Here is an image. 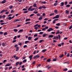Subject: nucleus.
<instances>
[{"label": "nucleus", "instance_id": "f257e3e1", "mask_svg": "<svg viewBox=\"0 0 72 72\" xmlns=\"http://www.w3.org/2000/svg\"><path fill=\"white\" fill-rule=\"evenodd\" d=\"M32 8V6H30L29 7V8H28V10H30V11L32 12V11H33V10H35V8Z\"/></svg>", "mask_w": 72, "mask_h": 72}, {"label": "nucleus", "instance_id": "f03ea898", "mask_svg": "<svg viewBox=\"0 0 72 72\" xmlns=\"http://www.w3.org/2000/svg\"><path fill=\"white\" fill-rule=\"evenodd\" d=\"M40 55H37L35 56L34 57V59H35V58H40Z\"/></svg>", "mask_w": 72, "mask_h": 72}, {"label": "nucleus", "instance_id": "7ed1b4c3", "mask_svg": "<svg viewBox=\"0 0 72 72\" xmlns=\"http://www.w3.org/2000/svg\"><path fill=\"white\" fill-rule=\"evenodd\" d=\"M51 31H53V29L52 28H50L49 29L47 30L48 32H50Z\"/></svg>", "mask_w": 72, "mask_h": 72}, {"label": "nucleus", "instance_id": "20e7f679", "mask_svg": "<svg viewBox=\"0 0 72 72\" xmlns=\"http://www.w3.org/2000/svg\"><path fill=\"white\" fill-rule=\"evenodd\" d=\"M32 39V37H29L28 38V40L29 41H30Z\"/></svg>", "mask_w": 72, "mask_h": 72}, {"label": "nucleus", "instance_id": "39448f33", "mask_svg": "<svg viewBox=\"0 0 72 72\" xmlns=\"http://www.w3.org/2000/svg\"><path fill=\"white\" fill-rule=\"evenodd\" d=\"M58 38H59V37H58V36H57L53 38V39H55V40H58Z\"/></svg>", "mask_w": 72, "mask_h": 72}, {"label": "nucleus", "instance_id": "423d86ee", "mask_svg": "<svg viewBox=\"0 0 72 72\" xmlns=\"http://www.w3.org/2000/svg\"><path fill=\"white\" fill-rule=\"evenodd\" d=\"M32 57H33V55H31L29 57V58H30V60H31V59H32Z\"/></svg>", "mask_w": 72, "mask_h": 72}, {"label": "nucleus", "instance_id": "0eeeda50", "mask_svg": "<svg viewBox=\"0 0 72 72\" xmlns=\"http://www.w3.org/2000/svg\"><path fill=\"white\" fill-rule=\"evenodd\" d=\"M48 34H44L43 35V37H45V36H48Z\"/></svg>", "mask_w": 72, "mask_h": 72}, {"label": "nucleus", "instance_id": "6e6552de", "mask_svg": "<svg viewBox=\"0 0 72 72\" xmlns=\"http://www.w3.org/2000/svg\"><path fill=\"white\" fill-rule=\"evenodd\" d=\"M11 65V64L8 63L5 66V67H7L8 66H10Z\"/></svg>", "mask_w": 72, "mask_h": 72}, {"label": "nucleus", "instance_id": "1a4fd4ad", "mask_svg": "<svg viewBox=\"0 0 72 72\" xmlns=\"http://www.w3.org/2000/svg\"><path fill=\"white\" fill-rule=\"evenodd\" d=\"M23 31V29H21L18 32V33H19L20 32H22V31Z\"/></svg>", "mask_w": 72, "mask_h": 72}, {"label": "nucleus", "instance_id": "9d476101", "mask_svg": "<svg viewBox=\"0 0 72 72\" xmlns=\"http://www.w3.org/2000/svg\"><path fill=\"white\" fill-rule=\"evenodd\" d=\"M69 11H68L67 10H66V14H68L69 13Z\"/></svg>", "mask_w": 72, "mask_h": 72}, {"label": "nucleus", "instance_id": "9b49d317", "mask_svg": "<svg viewBox=\"0 0 72 72\" xmlns=\"http://www.w3.org/2000/svg\"><path fill=\"white\" fill-rule=\"evenodd\" d=\"M64 5V3L62 2L60 4V6H63Z\"/></svg>", "mask_w": 72, "mask_h": 72}, {"label": "nucleus", "instance_id": "f8f14e48", "mask_svg": "<svg viewBox=\"0 0 72 72\" xmlns=\"http://www.w3.org/2000/svg\"><path fill=\"white\" fill-rule=\"evenodd\" d=\"M20 20L17 19V20H15L14 21V22H18V21H19Z\"/></svg>", "mask_w": 72, "mask_h": 72}, {"label": "nucleus", "instance_id": "ddd939ff", "mask_svg": "<svg viewBox=\"0 0 72 72\" xmlns=\"http://www.w3.org/2000/svg\"><path fill=\"white\" fill-rule=\"evenodd\" d=\"M5 12V10L3 9V10L2 11H1L0 13L1 14H2V13H3V12Z\"/></svg>", "mask_w": 72, "mask_h": 72}, {"label": "nucleus", "instance_id": "4468645a", "mask_svg": "<svg viewBox=\"0 0 72 72\" xmlns=\"http://www.w3.org/2000/svg\"><path fill=\"white\" fill-rule=\"evenodd\" d=\"M31 21L30 19H26V20L25 21L26 22H27V21Z\"/></svg>", "mask_w": 72, "mask_h": 72}, {"label": "nucleus", "instance_id": "2eb2a0df", "mask_svg": "<svg viewBox=\"0 0 72 72\" xmlns=\"http://www.w3.org/2000/svg\"><path fill=\"white\" fill-rule=\"evenodd\" d=\"M48 69H50V68H51V66L49 67V65H48V66H46V68H48Z\"/></svg>", "mask_w": 72, "mask_h": 72}, {"label": "nucleus", "instance_id": "dca6fc26", "mask_svg": "<svg viewBox=\"0 0 72 72\" xmlns=\"http://www.w3.org/2000/svg\"><path fill=\"white\" fill-rule=\"evenodd\" d=\"M53 36H54V35H51L49 36V37L51 38V37H53Z\"/></svg>", "mask_w": 72, "mask_h": 72}, {"label": "nucleus", "instance_id": "f3484780", "mask_svg": "<svg viewBox=\"0 0 72 72\" xmlns=\"http://www.w3.org/2000/svg\"><path fill=\"white\" fill-rule=\"evenodd\" d=\"M36 5H37V4L35 3H34L33 4V7H36L37 6Z\"/></svg>", "mask_w": 72, "mask_h": 72}, {"label": "nucleus", "instance_id": "a211bd4d", "mask_svg": "<svg viewBox=\"0 0 72 72\" xmlns=\"http://www.w3.org/2000/svg\"><path fill=\"white\" fill-rule=\"evenodd\" d=\"M13 6L11 5L9 7V8L10 9H12V8H13Z\"/></svg>", "mask_w": 72, "mask_h": 72}, {"label": "nucleus", "instance_id": "6ab92c4d", "mask_svg": "<svg viewBox=\"0 0 72 72\" xmlns=\"http://www.w3.org/2000/svg\"><path fill=\"white\" fill-rule=\"evenodd\" d=\"M60 33V32H59V30H58L57 32L56 35H57V34H59Z\"/></svg>", "mask_w": 72, "mask_h": 72}, {"label": "nucleus", "instance_id": "aec40b11", "mask_svg": "<svg viewBox=\"0 0 72 72\" xmlns=\"http://www.w3.org/2000/svg\"><path fill=\"white\" fill-rule=\"evenodd\" d=\"M19 50V47H16V51H18Z\"/></svg>", "mask_w": 72, "mask_h": 72}, {"label": "nucleus", "instance_id": "412c9836", "mask_svg": "<svg viewBox=\"0 0 72 72\" xmlns=\"http://www.w3.org/2000/svg\"><path fill=\"white\" fill-rule=\"evenodd\" d=\"M27 62V59H25L23 61V63H26Z\"/></svg>", "mask_w": 72, "mask_h": 72}, {"label": "nucleus", "instance_id": "4be33fe9", "mask_svg": "<svg viewBox=\"0 0 72 72\" xmlns=\"http://www.w3.org/2000/svg\"><path fill=\"white\" fill-rule=\"evenodd\" d=\"M56 25L57 26H60V24L59 23H58L56 24Z\"/></svg>", "mask_w": 72, "mask_h": 72}, {"label": "nucleus", "instance_id": "5701e85b", "mask_svg": "<svg viewBox=\"0 0 72 72\" xmlns=\"http://www.w3.org/2000/svg\"><path fill=\"white\" fill-rule=\"evenodd\" d=\"M19 62H16L15 64V66H17V65H18V64H19Z\"/></svg>", "mask_w": 72, "mask_h": 72}, {"label": "nucleus", "instance_id": "b1692460", "mask_svg": "<svg viewBox=\"0 0 72 72\" xmlns=\"http://www.w3.org/2000/svg\"><path fill=\"white\" fill-rule=\"evenodd\" d=\"M30 42L29 41H26L25 42V44H28V42Z\"/></svg>", "mask_w": 72, "mask_h": 72}, {"label": "nucleus", "instance_id": "393cba45", "mask_svg": "<svg viewBox=\"0 0 72 72\" xmlns=\"http://www.w3.org/2000/svg\"><path fill=\"white\" fill-rule=\"evenodd\" d=\"M50 61H51L50 59H49L47 60V62H50Z\"/></svg>", "mask_w": 72, "mask_h": 72}, {"label": "nucleus", "instance_id": "a878e982", "mask_svg": "<svg viewBox=\"0 0 72 72\" xmlns=\"http://www.w3.org/2000/svg\"><path fill=\"white\" fill-rule=\"evenodd\" d=\"M59 16H60L59 15H57L56 16V18H59Z\"/></svg>", "mask_w": 72, "mask_h": 72}, {"label": "nucleus", "instance_id": "bb28decb", "mask_svg": "<svg viewBox=\"0 0 72 72\" xmlns=\"http://www.w3.org/2000/svg\"><path fill=\"white\" fill-rule=\"evenodd\" d=\"M5 44H6V43H2V45L3 46H5Z\"/></svg>", "mask_w": 72, "mask_h": 72}, {"label": "nucleus", "instance_id": "cd10ccee", "mask_svg": "<svg viewBox=\"0 0 72 72\" xmlns=\"http://www.w3.org/2000/svg\"><path fill=\"white\" fill-rule=\"evenodd\" d=\"M14 12H15V11H13V10H11V11L10 13H14Z\"/></svg>", "mask_w": 72, "mask_h": 72}, {"label": "nucleus", "instance_id": "c85d7f7f", "mask_svg": "<svg viewBox=\"0 0 72 72\" xmlns=\"http://www.w3.org/2000/svg\"><path fill=\"white\" fill-rule=\"evenodd\" d=\"M33 13H35V14H37L38 13V12L34 11L33 12Z\"/></svg>", "mask_w": 72, "mask_h": 72}, {"label": "nucleus", "instance_id": "c756f323", "mask_svg": "<svg viewBox=\"0 0 72 72\" xmlns=\"http://www.w3.org/2000/svg\"><path fill=\"white\" fill-rule=\"evenodd\" d=\"M42 17H40L39 18V20H42Z\"/></svg>", "mask_w": 72, "mask_h": 72}, {"label": "nucleus", "instance_id": "7c9ffc66", "mask_svg": "<svg viewBox=\"0 0 72 72\" xmlns=\"http://www.w3.org/2000/svg\"><path fill=\"white\" fill-rule=\"evenodd\" d=\"M41 3H42V4H46V2L45 1H42L41 2Z\"/></svg>", "mask_w": 72, "mask_h": 72}, {"label": "nucleus", "instance_id": "2f4dec72", "mask_svg": "<svg viewBox=\"0 0 72 72\" xmlns=\"http://www.w3.org/2000/svg\"><path fill=\"white\" fill-rule=\"evenodd\" d=\"M14 32H17V31H18V30L16 29H14Z\"/></svg>", "mask_w": 72, "mask_h": 72}, {"label": "nucleus", "instance_id": "473e14b6", "mask_svg": "<svg viewBox=\"0 0 72 72\" xmlns=\"http://www.w3.org/2000/svg\"><path fill=\"white\" fill-rule=\"evenodd\" d=\"M30 23H31V22H30L25 23V24H30Z\"/></svg>", "mask_w": 72, "mask_h": 72}, {"label": "nucleus", "instance_id": "72a5a7b5", "mask_svg": "<svg viewBox=\"0 0 72 72\" xmlns=\"http://www.w3.org/2000/svg\"><path fill=\"white\" fill-rule=\"evenodd\" d=\"M6 2V1H3L1 2L2 4H4V3H5Z\"/></svg>", "mask_w": 72, "mask_h": 72}, {"label": "nucleus", "instance_id": "f704fd0d", "mask_svg": "<svg viewBox=\"0 0 72 72\" xmlns=\"http://www.w3.org/2000/svg\"><path fill=\"white\" fill-rule=\"evenodd\" d=\"M38 39H39V38H37V37L36 38L34 39V40H35V41H37V40H38Z\"/></svg>", "mask_w": 72, "mask_h": 72}, {"label": "nucleus", "instance_id": "c9c22d12", "mask_svg": "<svg viewBox=\"0 0 72 72\" xmlns=\"http://www.w3.org/2000/svg\"><path fill=\"white\" fill-rule=\"evenodd\" d=\"M46 50V49H44L42 50V52H45Z\"/></svg>", "mask_w": 72, "mask_h": 72}, {"label": "nucleus", "instance_id": "e433bc0d", "mask_svg": "<svg viewBox=\"0 0 72 72\" xmlns=\"http://www.w3.org/2000/svg\"><path fill=\"white\" fill-rule=\"evenodd\" d=\"M66 6L68 7H70V6H71L69 4H68L66 5Z\"/></svg>", "mask_w": 72, "mask_h": 72}, {"label": "nucleus", "instance_id": "4c0bfd02", "mask_svg": "<svg viewBox=\"0 0 72 72\" xmlns=\"http://www.w3.org/2000/svg\"><path fill=\"white\" fill-rule=\"evenodd\" d=\"M6 24V23H1V25H4V24Z\"/></svg>", "mask_w": 72, "mask_h": 72}, {"label": "nucleus", "instance_id": "58836bf2", "mask_svg": "<svg viewBox=\"0 0 72 72\" xmlns=\"http://www.w3.org/2000/svg\"><path fill=\"white\" fill-rule=\"evenodd\" d=\"M8 19H9V20H11L12 19V17H8Z\"/></svg>", "mask_w": 72, "mask_h": 72}, {"label": "nucleus", "instance_id": "ea45409f", "mask_svg": "<svg viewBox=\"0 0 72 72\" xmlns=\"http://www.w3.org/2000/svg\"><path fill=\"white\" fill-rule=\"evenodd\" d=\"M28 13V11H25L24 12V13Z\"/></svg>", "mask_w": 72, "mask_h": 72}, {"label": "nucleus", "instance_id": "a19ab883", "mask_svg": "<svg viewBox=\"0 0 72 72\" xmlns=\"http://www.w3.org/2000/svg\"><path fill=\"white\" fill-rule=\"evenodd\" d=\"M42 8V6H40L38 8V9H41Z\"/></svg>", "mask_w": 72, "mask_h": 72}, {"label": "nucleus", "instance_id": "79ce46f5", "mask_svg": "<svg viewBox=\"0 0 72 72\" xmlns=\"http://www.w3.org/2000/svg\"><path fill=\"white\" fill-rule=\"evenodd\" d=\"M67 70H68L66 68V69H64L63 70V71H67Z\"/></svg>", "mask_w": 72, "mask_h": 72}, {"label": "nucleus", "instance_id": "37998d69", "mask_svg": "<svg viewBox=\"0 0 72 72\" xmlns=\"http://www.w3.org/2000/svg\"><path fill=\"white\" fill-rule=\"evenodd\" d=\"M48 19H48V18H46L44 19V21H48Z\"/></svg>", "mask_w": 72, "mask_h": 72}, {"label": "nucleus", "instance_id": "c03bdc74", "mask_svg": "<svg viewBox=\"0 0 72 72\" xmlns=\"http://www.w3.org/2000/svg\"><path fill=\"white\" fill-rule=\"evenodd\" d=\"M43 33L44 32H41L39 33V34H40V35H42V34H43Z\"/></svg>", "mask_w": 72, "mask_h": 72}, {"label": "nucleus", "instance_id": "a18cd8bd", "mask_svg": "<svg viewBox=\"0 0 72 72\" xmlns=\"http://www.w3.org/2000/svg\"><path fill=\"white\" fill-rule=\"evenodd\" d=\"M37 15V17H39V16H40V15H41L40 14H38Z\"/></svg>", "mask_w": 72, "mask_h": 72}, {"label": "nucleus", "instance_id": "49530a36", "mask_svg": "<svg viewBox=\"0 0 72 72\" xmlns=\"http://www.w3.org/2000/svg\"><path fill=\"white\" fill-rule=\"evenodd\" d=\"M57 58H55L53 59V61H57Z\"/></svg>", "mask_w": 72, "mask_h": 72}, {"label": "nucleus", "instance_id": "de8ad7c7", "mask_svg": "<svg viewBox=\"0 0 72 72\" xmlns=\"http://www.w3.org/2000/svg\"><path fill=\"white\" fill-rule=\"evenodd\" d=\"M8 34V33L6 32L4 33V35H6Z\"/></svg>", "mask_w": 72, "mask_h": 72}, {"label": "nucleus", "instance_id": "09e8293b", "mask_svg": "<svg viewBox=\"0 0 72 72\" xmlns=\"http://www.w3.org/2000/svg\"><path fill=\"white\" fill-rule=\"evenodd\" d=\"M9 12L8 11V12H6L5 13V14H9Z\"/></svg>", "mask_w": 72, "mask_h": 72}, {"label": "nucleus", "instance_id": "8fccbe9b", "mask_svg": "<svg viewBox=\"0 0 72 72\" xmlns=\"http://www.w3.org/2000/svg\"><path fill=\"white\" fill-rule=\"evenodd\" d=\"M17 39V36H15L14 37L13 39L14 40H15Z\"/></svg>", "mask_w": 72, "mask_h": 72}, {"label": "nucleus", "instance_id": "3c124183", "mask_svg": "<svg viewBox=\"0 0 72 72\" xmlns=\"http://www.w3.org/2000/svg\"><path fill=\"white\" fill-rule=\"evenodd\" d=\"M35 11H37V10H38V9L37 8H35L34 9Z\"/></svg>", "mask_w": 72, "mask_h": 72}, {"label": "nucleus", "instance_id": "603ef678", "mask_svg": "<svg viewBox=\"0 0 72 72\" xmlns=\"http://www.w3.org/2000/svg\"><path fill=\"white\" fill-rule=\"evenodd\" d=\"M63 56V54L62 55H61L59 57V58H62Z\"/></svg>", "mask_w": 72, "mask_h": 72}, {"label": "nucleus", "instance_id": "864d4df0", "mask_svg": "<svg viewBox=\"0 0 72 72\" xmlns=\"http://www.w3.org/2000/svg\"><path fill=\"white\" fill-rule=\"evenodd\" d=\"M54 15V14L53 13L50 14V16H51V15Z\"/></svg>", "mask_w": 72, "mask_h": 72}, {"label": "nucleus", "instance_id": "5fc2aeb1", "mask_svg": "<svg viewBox=\"0 0 72 72\" xmlns=\"http://www.w3.org/2000/svg\"><path fill=\"white\" fill-rule=\"evenodd\" d=\"M26 47H27V45H25L23 46L24 48H26Z\"/></svg>", "mask_w": 72, "mask_h": 72}, {"label": "nucleus", "instance_id": "6e6d98bb", "mask_svg": "<svg viewBox=\"0 0 72 72\" xmlns=\"http://www.w3.org/2000/svg\"><path fill=\"white\" fill-rule=\"evenodd\" d=\"M55 13H58V11H57V10H55Z\"/></svg>", "mask_w": 72, "mask_h": 72}, {"label": "nucleus", "instance_id": "4d7b16f0", "mask_svg": "<svg viewBox=\"0 0 72 72\" xmlns=\"http://www.w3.org/2000/svg\"><path fill=\"white\" fill-rule=\"evenodd\" d=\"M34 28L36 30H37L38 29V27H35Z\"/></svg>", "mask_w": 72, "mask_h": 72}, {"label": "nucleus", "instance_id": "13d9d810", "mask_svg": "<svg viewBox=\"0 0 72 72\" xmlns=\"http://www.w3.org/2000/svg\"><path fill=\"white\" fill-rule=\"evenodd\" d=\"M58 36L59 37V38H58L59 40H60V35H58Z\"/></svg>", "mask_w": 72, "mask_h": 72}, {"label": "nucleus", "instance_id": "bf43d9fd", "mask_svg": "<svg viewBox=\"0 0 72 72\" xmlns=\"http://www.w3.org/2000/svg\"><path fill=\"white\" fill-rule=\"evenodd\" d=\"M16 41H17V40H13V43H14V42H16Z\"/></svg>", "mask_w": 72, "mask_h": 72}, {"label": "nucleus", "instance_id": "052dcab7", "mask_svg": "<svg viewBox=\"0 0 72 72\" xmlns=\"http://www.w3.org/2000/svg\"><path fill=\"white\" fill-rule=\"evenodd\" d=\"M42 8H43V9H45V8H46V7L45 6H42Z\"/></svg>", "mask_w": 72, "mask_h": 72}, {"label": "nucleus", "instance_id": "680f3d73", "mask_svg": "<svg viewBox=\"0 0 72 72\" xmlns=\"http://www.w3.org/2000/svg\"><path fill=\"white\" fill-rule=\"evenodd\" d=\"M33 15H34V14H32L30 15V17H32V16H33Z\"/></svg>", "mask_w": 72, "mask_h": 72}, {"label": "nucleus", "instance_id": "e2e57ef3", "mask_svg": "<svg viewBox=\"0 0 72 72\" xmlns=\"http://www.w3.org/2000/svg\"><path fill=\"white\" fill-rule=\"evenodd\" d=\"M37 35H37V34H35V35H34V37H36V36H37Z\"/></svg>", "mask_w": 72, "mask_h": 72}, {"label": "nucleus", "instance_id": "0e129e2a", "mask_svg": "<svg viewBox=\"0 0 72 72\" xmlns=\"http://www.w3.org/2000/svg\"><path fill=\"white\" fill-rule=\"evenodd\" d=\"M5 15H4L3 16H2V18H5Z\"/></svg>", "mask_w": 72, "mask_h": 72}, {"label": "nucleus", "instance_id": "69168bd1", "mask_svg": "<svg viewBox=\"0 0 72 72\" xmlns=\"http://www.w3.org/2000/svg\"><path fill=\"white\" fill-rule=\"evenodd\" d=\"M36 50H35L33 53V54H36Z\"/></svg>", "mask_w": 72, "mask_h": 72}, {"label": "nucleus", "instance_id": "338daca9", "mask_svg": "<svg viewBox=\"0 0 72 72\" xmlns=\"http://www.w3.org/2000/svg\"><path fill=\"white\" fill-rule=\"evenodd\" d=\"M45 13L43 14L42 17H44V16H45Z\"/></svg>", "mask_w": 72, "mask_h": 72}, {"label": "nucleus", "instance_id": "774afa93", "mask_svg": "<svg viewBox=\"0 0 72 72\" xmlns=\"http://www.w3.org/2000/svg\"><path fill=\"white\" fill-rule=\"evenodd\" d=\"M72 28V26H70V27L69 28V30H71V29Z\"/></svg>", "mask_w": 72, "mask_h": 72}]
</instances>
